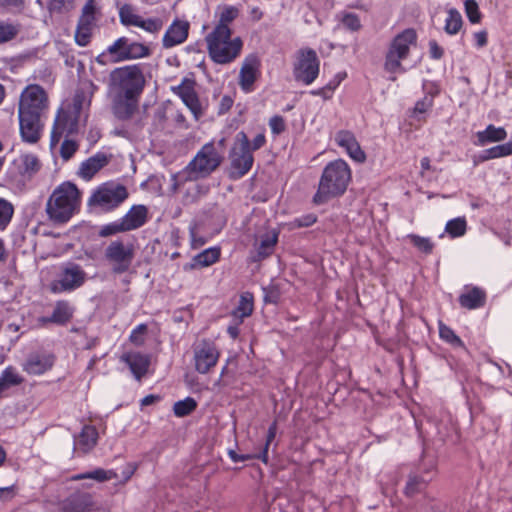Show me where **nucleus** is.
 I'll return each mask as SVG.
<instances>
[{
	"label": "nucleus",
	"instance_id": "1",
	"mask_svg": "<svg viewBox=\"0 0 512 512\" xmlns=\"http://www.w3.org/2000/svg\"><path fill=\"white\" fill-rule=\"evenodd\" d=\"M351 177V169L345 160L336 159L331 161L322 172L313 202L316 205H321L332 198L341 196L345 193Z\"/></svg>",
	"mask_w": 512,
	"mask_h": 512
},
{
	"label": "nucleus",
	"instance_id": "2",
	"mask_svg": "<svg viewBox=\"0 0 512 512\" xmlns=\"http://www.w3.org/2000/svg\"><path fill=\"white\" fill-rule=\"evenodd\" d=\"M80 204V190L74 183L65 181L48 198L46 213L53 223L65 224L79 211Z\"/></svg>",
	"mask_w": 512,
	"mask_h": 512
},
{
	"label": "nucleus",
	"instance_id": "3",
	"mask_svg": "<svg viewBox=\"0 0 512 512\" xmlns=\"http://www.w3.org/2000/svg\"><path fill=\"white\" fill-rule=\"evenodd\" d=\"M209 58L216 64L226 65L234 62L242 53L243 40L233 36L231 28L214 26L205 36Z\"/></svg>",
	"mask_w": 512,
	"mask_h": 512
},
{
	"label": "nucleus",
	"instance_id": "4",
	"mask_svg": "<svg viewBox=\"0 0 512 512\" xmlns=\"http://www.w3.org/2000/svg\"><path fill=\"white\" fill-rule=\"evenodd\" d=\"M222 160L214 142L206 143L182 171L172 176L173 190L176 191L186 181L209 176L220 166Z\"/></svg>",
	"mask_w": 512,
	"mask_h": 512
},
{
	"label": "nucleus",
	"instance_id": "5",
	"mask_svg": "<svg viewBox=\"0 0 512 512\" xmlns=\"http://www.w3.org/2000/svg\"><path fill=\"white\" fill-rule=\"evenodd\" d=\"M417 44V33L407 28L398 33L390 42L385 54L384 70L390 74L403 73L405 68L401 62L409 57L410 50Z\"/></svg>",
	"mask_w": 512,
	"mask_h": 512
},
{
	"label": "nucleus",
	"instance_id": "6",
	"mask_svg": "<svg viewBox=\"0 0 512 512\" xmlns=\"http://www.w3.org/2000/svg\"><path fill=\"white\" fill-rule=\"evenodd\" d=\"M145 78L137 65H128L114 69L110 73L108 93H118L140 97Z\"/></svg>",
	"mask_w": 512,
	"mask_h": 512
},
{
	"label": "nucleus",
	"instance_id": "7",
	"mask_svg": "<svg viewBox=\"0 0 512 512\" xmlns=\"http://www.w3.org/2000/svg\"><path fill=\"white\" fill-rule=\"evenodd\" d=\"M127 188L119 183L109 181L97 186L88 198V206L102 212H111L120 207L128 198Z\"/></svg>",
	"mask_w": 512,
	"mask_h": 512
},
{
	"label": "nucleus",
	"instance_id": "8",
	"mask_svg": "<svg viewBox=\"0 0 512 512\" xmlns=\"http://www.w3.org/2000/svg\"><path fill=\"white\" fill-rule=\"evenodd\" d=\"M49 110V95L41 85L29 84L21 91L17 112L48 117Z\"/></svg>",
	"mask_w": 512,
	"mask_h": 512
},
{
	"label": "nucleus",
	"instance_id": "9",
	"mask_svg": "<svg viewBox=\"0 0 512 512\" xmlns=\"http://www.w3.org/2000/svg\"><path fill=\"white\" fill-rule=\"evenodd\" d=\"M87 280V273L76 263L68 262L61 266L57 277L51 281L49 289L54 294L72 292L81 286Z\"/></svg>",
	"mask_w": 512,
	"mask_h": 512
},
{
	"label": "nucleus",
	"instance_id": "10",
	"mask_svg": "<svg viewBox=\"0 0 512 512\" xmlns=\"http://www.w3.org/2000/svg\"><path fill=\"white\" fill-rule=\"evenodd\" d=\"M135 248L122 240L111 241L104 251V260L115 274H123L132 266Z\"/></svg>",
	"mask_w": 512,
	"mask_h": 512
},
{
	"label": "nucleus",
	"instance_id": "11",
	"mask_svg": "<svg viewBox=\"0 0 512 512\" xmlns=\"http://www.w3.org/2000/svg\"><path fill=\"white\" fill-rule=\"evenodd\" d=\"M231 175L241 178L246 175L253 166L254 157L250 149L247 135L241 131L237 134L235 144L230 153Z\"/></svg>",
	"mask_w": 512,
	"mask_h": 512
},
{
	"label": "nucleus",
	"instance_id": "12",
	"mask_svg": "<svg viewBox=\"0 0 512 512\" xmlns=\"http://www.w3.org/2000/svg\"><path fill=\"white\" fill-rule=\"evenodd\" d=\"M221 356L217 344L210 339H202L193 345V365L199 374L210 373Z\"/></svg>",
	"mask_w": 512,
	"mask_h": 512
},
{
	"label": "nucleus",
	"instance_id": "13",
	"mask_svg": "<svg viewBox=\"0 0 512 512\" xmlns=\"http://www.w3.org/2000/svg\"><path fill=\"white\" fill-rule=\"evenodd\" d=\"M43 508L44 512H93L96 509L93 496L87 492H76L57 502L46 501Z\"/></svg>",
	"mask_w": 512,
	"mask_h": 512
},
{
	"label": "nucleus",
	"instance_id": "14",
	"mask_svg": "<svg viewBox=\"0 0 512 512\" xmlns=\"http://www.w3.org/2000/svg\"><path fill=\"white\" fill-rule=\"evenodd\" d=\"M79 117L72 115L71 111L64 107L58 108L50 132V148H55L63 136H73L78 133Z\"/></svg>",
	"mask_w": 512,
	"mask_h": 512
},
{
	"label": "nucleus",
	"instance_id": "15",
	"mask_svg": "<svg viewBox=\"0 0 512 512\" xmlns=\"http://www.w3.org/2000/svg\"><path fill=\"white\" fill-rule=\"evenodd\" d=\"M293 74L298 82L312 84L319 75V59L312 49H302L297 55Z\"/></svg>",
	"mask_w": 512,
	"mask_h": 512
},
{
	"label": "nucleus",
	"instance_id": "16",
	"mask_svg": "<svg viewBox=\"0 0 512 512\" xmlns=\"http://www.w3.org/2000/svg\"><path fill=\"white\" fill-rule=\"evenodd\" d=\"M120 23L124 26L138 27L150 34H157L163 28V21L160 18H143L131 4H123L119 8Z\"/></svg>",
	"mask_w": 512,
	"mask_h": 512
},
{
	"label": "nucleus",
	"instance_id": "17",
	"mask_svg": "<svg viewBox=\"0 0 512 512\" xmlns=\"http://www.w3.org/2000/svg\"><path fill=\"white\" fill-rule=\"evenodd\" d=\"M120 23L124 26L138 27L150 34H157L163 28V21L160 18H143L131 4H123L119 8Z\"/></svg>",
	"mask_w": 512,
	"mask_h": 512
},
{
	"label": "nucleus",
	"instance_id": "18",
	"mask_svg": "<svg viewBox=\"0 0 512 512\" xmlns=\"http://www.w3.org/2000/svg\"><path fill=\"white\" fill-rule=\"evenodd\" d=\"M17 116L21 140L27 144L38 143L44 134L47 117L19 112Z\"/></svg>",
	"mask_w": 512,
	"mask_h": 512
},
{
	"label": "nucleus",
	"instance_id": "19",
	"mask_svg": "<svg viewBox=\"0 0 512 512\" xmlns=\"http://www.w3.org/2000/svg\"><path fill=\"white\" fill-rule=\"evenodd\" d=\"M261 75V61L255 54H249L242 62L238 84L241 90L245 93L254 91V84Z\"/></svg>",
	"mask_w": 512,
	"mask_h": 512
},
{
	"label": "nucleus",
	"instance_id": "20",
	"mask_svg": "<svg viewBox=\"0 0 512 512\" xmlns=\"http://www.w3.org/2000/svg\"><path fill=\"white\" fill-rule=\"evenodd\" d=\"M113 115L121 121L129 120L138 110L139 97L118 93H109Z\"/></svg>",
	"mask_w": 512,
	"mask_h": 512
},
{
	"label": "nucleus",
	"instance_id": "21",
	"mask_svg": "<svg viewBox=\"0 0 512 512\" xmlns=\"http://www.w3.org/2000/svg\"><path fill=\"white\" fill-rule=\"evenodd\" d=\"M335 143L345 150L347 155L357 163L366 161V153L361 148L355 134L349 130H339L335 134Z\"/></svg>",
	"mask_w": 512,
	"mask_h": 512
},
{
	"label": "nucleus",
	"instance_id": "22",
	"mask_svg": "<svg viewBox=\"0 0 512 512\" xmlns=\"http://www.w3.org/2000/svg\"><path fill=\"white\" fill-rule=\"evenodd\" d=\"M190 24L187 20L176 18L168 26L162 38V46L170 49L184 43L189 35Z\"/></svg>",
	"mask_w": 512,
	"mask_h": 512
},
{
	"label": "nucleus",
	"instance_id": "23",
	"mask_svg": "<svg viewBox=\"0 0 512 512\" xmlns=\"http://www.w3.org/2000/svg\"><path fill=\"white\" fill-rule=\"evenodd\" d=\"M173 91L181 98L196 119L202 116V106L195 91L193 81L184 79L177 87L173 88Z\"/></svg>",
	"mask_w": 512,
	"mask_h": 512
},
{
	"label": "nucleus",
	"instance_id": "24",
	"mask_svg": "<svg viewBox=\"0 0 512 512\" xmlns=\"http://www.w3.org/2000/svg\"><path fill=\"white\" fill-rule=\"evenodd\" d=\"M487 299L486 291L478 286L465 285L458 297L459 304L467 310H476L482 308Z\"/></svg>",
	"mask_w": 512,
	"mask_h": 512
},
{
	"label": "nucleus",
	"instance_id": "25",
	"mask_svg": "<svg viewBox=\"0 0 512 512\" xmlns=\"http://www.w3.org/2000/svg\"><path fill=\"white\" fill-rule=\"evenodd\" d=\"M55 362L51 353L37 352L30 355L23 364V370L30 375H42L49 371Z\"/></svg>",
	"mask_w": 512,
	"mask_h": 512
},
{
	"label": "nucleus",
	"instance_id": "26",
	"mask_svg": "<svg viewBox=\"0 0 512 512\" xmlns=\"http://www.w3.org/2000/svg\"><path fill=\"white\" fill-rule=\"evenodd\" d=\"M109 161V156L103 152H97L81 162L77 176L85 181H90L102 168L108 165Z\"/></svg>",
	"mask_w": 512,
	"mask_h": 512
},
{
	"label": "nucleus",
	"instance_id": "27",
	"mask_svg": "<svg viewBox=\"0 0 512 512\" xmlns=\"http://www.w3.org/2000/svg\"><path fill=\"white\" fill-rule=\"evenodd\" d=\"M11 168L16 174L24 178H31L40 170L41 163L36 155L23 153L13 160Z\"/></svg>",
	"mask_w": 512,
	"mask_h": 512
},
{
	"label": "nucleus",
	"instance_id": "28",
	"mask_svg": "<svg viewBox=\"0 0 512 512\" xmlns=\"http://www.w3.org/2000/svg\"><path fill=\"white\" fill-rule=\"evenodd\" d=\"M121 361L128 365L138 381L146 375L150 366V356L141 352H126L121 356Z\"/></svg>",
	"mask_w": 512,
	"mask_h": 512
},
{
	"label": "nucleus",
	"instance_id": "29",
	"mask_svg": "<svg viewBox=\"0 0 512 512\" xmlns=\"http://www.w3.org/2000/svg\"><path fill=\"white\" fill-rule=\"evenodd\" d=\"M221 248L219 246L209 247L195 255L190 263L183 266L184 271H191L209 267L220 260Z\"/></svg>",
	"mask_w": 512,
	"mask_h": 512
},
{
	"label": "nucleus",
	"instance_id": "30",
	"mask_svg": "<svg viewBox=\"0 0 512 512\" xmlns=\"http://www.w3.org/2000/svg\"><path fill=\"white\" fill-rule=\"evenodd\" d=\"M120 219L127 232L136 230L148 221V209L145 205H133Z\"/></svg>",
	"mask_w": 512,
	"mask_h": 512
},
{
	"label": "nucleus",
	"instance_id": "31",
	"mask_svg": "<svg viewBox=\"0 0 512 512\" xmlns=\"http://www.w3.org/2000/svg\"><path fill=\"white\" fill-rule=\"evenodd\" d=\"M477 141L475 145L485 146L490 143L502 142L507 138V131L504 127H496L489 124L484 130L476 133Z\"/></svg>",
	"mask_w": 512,
	"mask_h": 512
},
{
	"label": "nucleus",
	"instance_id": "32",
	"mask_svg": "<svg viewBox=\"0 0 512 512\" xmlns=\"http://www.w3.org/2000/svg\"><path fill=\"white\" fill-rule=\"evenodd\" d=\"M98 90L93 82L87 81L83 84L81 91H78L73 98V112L76 116H80L83 108L89 107L93 94Z\"/></svg>",
	"mask_w": 512,
	"mask_h": 512
},
{
	"label": "nucleus",
	"instance_id": "33",
	"mask_svg": "<svg viewBox=\"0 0 512 512\" xmlns=\"http://www.w3.org/2000/svg\"><path fill=\"white\" fill-rule=\"evenodd\" d=\"M98 432L94 426L86 425L82 428L75 441V449L86 454L97 444Z\"/></svg>",
	"mask_w": 512,
	"mask_h": 512
},
{
	"label": "nucleus",
	"instance_id": "34",
	"mask_svg": "<svg viewBox=\"0 0 512 512\" xmlns=\"http://www.w3.org/2000/svg\"><path fill=\"white\" fill-rule=\"evenodd\" d=\"M73 315V310L68 302L66 301H57L54 307V310L50 317H43L40 321L43 324L46 323H56L59 325H64L70 321Z\"/></svg>",
	"mask_w": 512,
	"mask_h": 512
},
{
	"label": "nucleus",
	"instance_id": "35",
	"mask_svg": "<svg viewBox=\"0 0 512 512\" xmlns=\"http://www.w3.org/2000/svg\"><path fill=\"white\" fill-rule=\"evenodd\" d=\"M278 242V232L275 230L262 234L259 241L255 243L257 258L264 259L274 252V248Z\"/></svg>",
	"mask_w": 512,
	"mask_h": 512
},
{
	"label": "nucleus",
	"instance_id": "36",
	"mask_svg": "<svg viewBox=\"0 0 512 512\" xmlns=\"http://www.w3.org/2000/svg\"><path fill=\"white\" fill-rule=\"evenodd\" d=\"M254 309V298L249 292H244L240 295L237 307L231 312L233 321L242 323L245 318L249 317Z\"/></svg>",
	"mask_w": 512,
	"mask_h": 512
},
{
	"label": "nucleus",
	"instance_id": "37",
	"mask_svg": "<svg viewBox=\"0 0 512 512\" xmlns=\"http://www.w3.org/2000/svg\"><path fill=\"white\" fill-rule=\"evenodd\" d=\"M512 155V140L495 145L493 147H490L488 149L483 150L475 160V163L478 162H485L492 159H498L503 157H508Z\"/></svg>",
	"mask_w": 512,
	"mask_h": 512
},
{
	"label": "nucleus",
	"instance_id": "38",
	"mask_svg": "<svg viewBox=\"0 0 512 512\" xmlns=\"http://www.w3.org/2000/svg\"><path fill=\"white\" fill-rule=\"evenodd\" d=\"M24 381L23 377L12 367H6L0 375V398L4 391L13 386H18Z\"/></svg>",
	"mask_w": 512,
	"mask_h": 512
},
{
	"label": "nucleus",
	"instance_id": "39",
	"mask_svg": "<svg viewBox=\"0 0 512 512\" xmlns=\"http://www.w3.org/2000/svg\"><path fill=\"white\" fill-rule=\"evenodd\" d=\"M117 478V473L114 470H105L103 468H97L93 471L79 473L71 476L72 481H80L84 479H93L97 482H106Z\"/></svg>",
	"mask_w": 512,
	"mask_h": 512
},
{
	"label": "nucleus",
	"instance_id": "40",
	"mask_svg": "<svg viewBox=\"0 0 512 512\" xmlns=\"http://www.w3.org/2000/svg\"><path fill=\"white\" fill-rule=\"evenodd\" d=\"M240 9L232 5H222L217 9L218 22L215 26L230 28L229 24L238 18Z\"/></svg>",
	"mask_w": 512,
	"mask_h": 512
},
{
	"label": "nucleus",
	"instance_id": "41",
	"mask_svg": "<svg viewBox=\"0 0 512 512\" xmlns=\"http://www.w3.org/2000/svg\"><path fill=\"white\" fill-rule=\"evenodd\" d=\"M462 24V16L459 11L455 8L449 9L445 19V32L449 35H456L460 31Z\"/></svg>",
	"mask_w": 512,
	"mask_h": 512
},
{
	"label": "nucleus",
	"instance_id": "42",
	"mask_svg": "<svg viewBox=\"0 0 512 512\" xmlns=\"http://www.w3.org/2000/svg\"><path fill=\"white\" fill-rule=\"evenodd\" d=\"M129 44L128 38L120 37L107 48V52L114 58V61H125Z\"/></svg>",
	"mask_w": 512,
	"mask_h": 512
},
{
	"label": "nucleus",
	"instance_id": "43",
	"mask_svg": "<svg viewBox=\"0 0 512 512\" xmlns=\"http://www.w3.org/2000/svg\"><path fill=\"white\" fill-rule=\"evenodd\" d=\"M467 230V221L465 217H457L449 220L445 225V232L451 238L462 237Z\"/></svg>",
	"mask_w": 512,
	"mask_h": 512
},
{
	"label": "nucleus",
	"instance_id": "44",
	"mask_svg": "<svg viewBox=\"0 0 512 512\" xmlns=\"http://www.w3.org/2000/svg\"><path fill=\"white\" fill-rule=\"evenodd\" d=\"M79 140L73 138V136L65 137L60 145L59 154L63 161H69L75 153L79 150Z\"/></svg>",
	"mask_w": 512,
	"mask_h": 512
},
{
	"label": "nucleus",
	"instance_id": "45",
	"mask_svg": "<svg viewBox=\"0 0 512 512\" xmlns=\"http://www.w3.org/2000/svg\"><path fill=\"white\" fill-rule=\"evenodd\" d=\"M197 408V402L192 397H186L183 400H179L173 405V413L176 417H185L190 415Z\"/></svg>",
	"mask_w": 512,
	"mask_h": 512
},
{
	"label": "nucleus",
	"instance_id": "46",
	"mask_svg": "<svg viewBox=\"0 0 512 512\" xmlns=\"http://www.w3.org/2000/svg\"><path fill=\"white\" fill-rule=\"evenodd\" d=\"M93 23L79 21L75 32V41L79 46L89 44L92 36Z\"/></svg>",
	"mask_w": 512,
	"mask_h": 512
},
{
	"label": "nucleus",
	"instance_id": "47",
	"mask_svg": "<svg viewBox=\"0 0 512 512\" xmlns=\"http://www.w3.org/2000/svg\"><path fill=\"white\" fill-rule=\"evenodd\" d=\"M407 238L420 252L431 254L434 249V243L429 237H422L417 234H409Z\"/></svg>",
	"mask_w": 512,
	"mask_h": 512
},
{
	"label": "nucleus",
	"instance_id": "48",
	"mask_svg": "<svg viewBox=\"0 0 512 512\" xmlns=\"http://www.w3.org/2000/svg\"><path fill=\"white\" fill-rule=\"evenodd\" d=\"M150 48L140 42H130L127 54L125 57L127 60L145 58L150 55Z\"/></svg>",
	"mask_w": 512,
	"mask_h": 512
},
{
	"label": "nucleus",
	"instance_id": "49",
	"mask_svg": "<svg viewBox=\"0 0 512 512\" xmlns=\"http://www.w3.org/2000/svg\"><path fill=\"white\" fill-rule=\"evenodd\" d=\"M14 214V206L8 200L0 197V230H4Z\"/></svg>",
	"mask_w": 512,
	"mask_h": 512
},
{
	"label": "nucleus",
	"instance_id": "50",
	"mask_svg": "<svg viewBox=\"0 0 512 512\" xmlns=\"http://www.w3.org/2000/svg\"><path fill=\"white\" fill-rule=\"evenodd\" d=\"M75 0H47V9L52 14H62L74 8Z\"/></svg>",
	"mask_w": 512,
	"mask_h": 512
},
{
	"label": "nucleus",
	"instance_id": "51",
	"mask_svg": "<svg viewBox=\"0 0 512 512\" xmlns=\"http://www.w3.org/2000/svg\"><path fill=\"white\" fill-rule=\"evenodd\" d=\"M125 232H127V230L124 224L122 223L121 219L119 218L113 222L101 226L98 234L100 237H109Z\"/></svg>",
	"mask_w": 512,
	"mask_h": 512
},
{
	"label": "nucleus",
	"instance_id": "52",
	"mask_svg": "<svg viewBox=\"0 0 512 512\" xmlns=\"http://www.w3.org/2000/svg\"><path fill=\"white\" fill-rule=\"evenodd\" d=\"M439 336L443 341L453 346H463L462 340L455 334V332L449 326L443 323H439Z\"/></svg>",
	"mask_w": 512,
	"mask_h": 512
},
{
	"label": "nucleus",
	"instance_id": "53",
	"mask_svg": "<svg viewBox=\"0 0 512 512\" xmlns=\"http://www.w3.org/2000/svg\"><path fill=\"white\" fill-rule=\"evenodd\" d=\"M464 8L466 16L471 23L477 24L481 21L482 14L475 0H466L464 3Z\"/></svg>",
	"mask_w": 512,
	"mask_h": 512
},
{
	"label": "nucleus",
	"instance_id": "54",
	"mask_svg": "<svg viewBox=\"0 0 512 512\" xmlns=\"http://www.w3.org/2000/svg\"><path fill=\"white\" fill-rule=\"evenodd\" d=\"M19 32L18 26L0 21V44L14 39Z\"/></svg>",
	"mask_w": 512,
	"mask_h": 512
},
{
	"label": "nucleus",
	"instance_id": "55",
	"mask_svg": "<svg viewBox=\"0 0 512 512\" xmlns=\"http://www.w3.org/2000/svg\"><path fill=\"white\" fill-rule=\"evenodd\" d=\"M276 433H277V423L273 422L268 428L266 442L264 444L262 451L259 453L260 460L265 464L268 463L269 446H270L271 442L274 440V438L276 437Z\"/></svg>",
	"mask_w": 512,
	"mask_h": 512
},
{
	"label": "nucleus",
	"instance_id": "56",
	"mask_svg": "<svg viewBox=\"0 0 512 512\" xmlns=\"http://www.w3.org/2000/svg\"><path fill=\"white\" fill-rule=\"evenodd\" d=\"M426 487V482L419 477H411L408 479L405 486V493L408 496H414L423 491Z\"/></svg>",
	"mask_w": 512,
	"mask_h": 512
},
{
	"label": "nucleus",
	"instance_id": "57",
	"mask_svg": "<svg viewBox=\"0 0 512 512\" xmlns=\"http://www.w3.org/2000/svg\"><path fill=\"white\" fill-rule=\"evenodd\" d=\"M147 325L139 324L130 333L129 340L136 346H142L145 342Z\"/></svg>",
	"mask_w": 512,
	"mask_h": 512
},
{
	"label": "nucleus",
	"instance_id": "58",
	"mask_svg": "<svg viewBox=\"0 0 512 512\" xmlns=\"http://www.w3.org/2000/svg\"><path fill=\"white\" fill-rule=\"evenodd\" d=\"M189 236H190V246L192 249H199L207 243V238L201 236L198 231V226L196 224L190 226L189 228Z\"/></svg>",
	"mask_w": 512,
	"mask_h": 512
},
{
	"label": "nucleus",
	"instance_id": "59",
	"mask_svg": "<svg viewBox=\"0 0 512 512\" xmlns=\"http://www.w3.org/2000/svg\"><path fill=\"white\" fill-rule=\"evenodd\" d=\"M343 26L351 31H358L361 28L359 17L354 13H344L341 17Z\"/></svg>",
	"mask_w": 512,
	"mask_h": 512
},
{
	"label": "nucleus",
	"instance_id": "60",
	"mask_svg": "<svg viewBox=\"0 0 512 512\" xmlns=\"http://www.w3.org/2000/svg\"><path fill=\"white\" fill-rule=\"evenodd\" d=\"M95 5L93 0H88L82 9L79 21L94 23L95 21Z\"/></svg>",
	"mask_w": 512,
	"mask_h": 512
},
{
	"label": "nucleus",
	"instance_id": "61",
	"mask_svg": "<svg viewBox=\"0 0 512 512\" xmlns=\"http://www.w3.org/2000/svg\"><path fill=\"white\" fill-rule=\"evenodd\" d=\"M432 106H433L432 98L428 97V96H425L424 98H422L421 100L416 102V104L414 106V109H413V114L415 116L416 115H420V114H424L427 111H429Z\"/></svg>",
	"mask_w": 512,
	"mask_h": 512
},
{
	"label": "nucleus",
	"instance_id": "62",
	"mask_svg": "<svg viewBox=\"0 0 512 512\" xmlns=\"http://www.w3.org/2000/svg\"><path fill=\"white\" fill-rule=\"evenodd\" d=\"M269 126H270V129H271V132L274 135H279L286 128V124H285L284 118L282 116H279V115H275V116H273L269 120Z\"/></svg>",
	"mask_w": 512,
	"mask_h": 512
},
{
	"label": "nucleus",
	"instance_id": "63",
	"mask_svg": "<svg viewBox=\"0 0 512 512\" xmlns=\"http://www.w3.org/2000/svg\"><path fill=\"white\" fill-rule=\"evenodd\" d=\"M228 455H229L230 459L235 463L252 460V459L260 460L259 453L258 454L257 453L238 454L234 450H229Z\"/></svg>",
	"mask_w": 512,
	"mask_h": 512
},
{
	"label": "nucleus",
	"instance_id": "64",
	"mask_svg": "<svg viewBox=\"0 0 512 512\" xmlns=\"http://www.w3.org/2000/svg\"><path fill=\"white\" fill-rule=\"evenodd\" d=\"M429 53L432 59L439 60L443 57L444 50L435 40H431L429 42Z\"/></svg>",
	"mask_w": 512,
	"mask_h": 512
}]
</instances>
